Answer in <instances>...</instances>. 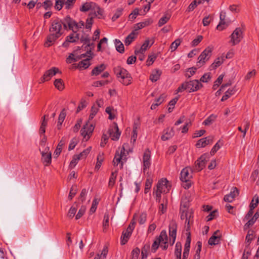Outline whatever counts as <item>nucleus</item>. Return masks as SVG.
<instances>
[{"label":"nucleus","instance_id":"nucleus-50","mask_svg":"<svg viewBox=\"0 0 259 259\" xmlns=\"http://www.w3.org/2000/svg\"><path fill=\"white\" fill-rule=\"evenodd\" d=\"M88 194V190L84 188L82 189L79 196L78 197V201L81 202H83L85 200L86 196Z\"/></svg>","mask_w":259,"mask_h":259},{"label":"nucleus","instance_id":"nucleus-37","mask_svg":"<svg viewBox=\"0 0 259 259\" xmlns=\"http://www.w3.org/2000/svg\"><path fill=\"white\" fill-rule=\"evenodd\" d=\"M156 240H157L160 243L167 242L168 237L166 231L162 230L161 232L160 235L156 239Z\"/></svg>","mask_w":259,"mask_h":259},{"label":"nucleus","instance_id":"nucleus-28","mask_svg":"<svg viewBox=\"0 0 259 259\" xmlns=\"http://www.w3.org/2000/svg\"><path fill=\"white\" fill-rule=\"evenodd\" d=\"M191 217H193L192 211H182L181 214V219L182 220L185 219V224L186 225H190Z\"/></svg>","mask_w":259,"mask_h":259},{"label":"nucleus","instance_id":"nucleus-55","mask_svg":"<svg viewBox=\"0 0 259 259\" xmlns=\"http://www.w3.org/2000/svg\"><path fill=\"white\" fill-rule=\"evenodd\" d=\"M95 18L93 16L89 15V18L86 20L85 28L87 29H91L93 23V19Z\"/></svg>","mask_w":259,"mask_h":259},{"label":"nucleus","instance_id":"nucleus-32","mask_svg":"<svg viewBox=\"0 0 259 259\" xmlns=\"http://www.w3.org/2000/svg\"><path fill=\"white\" fill-rule=\"evenodd\" d=\"M175 255L176 259H181L182 255V244L181 242H177L175 245Z\"/></svg>","mask_w":259,"mask_h":259},{"label":"nucleus","instance_id":"nucleus-22","mask_svg":"<svg viewBox=\"0 0 259 259\" xmlns=\"http://www.w3.org/2000/svg\"><path fill=\"white\" fill-rule=\"evenodd\" d=\"M190 197L186 195H183L181 198L180 210H187L188 209L190 206Z\"/></svg>","mask_w":259,"mask_h":259},{"label":"nucleus","instance_id":"nucleus-7","mask_svg":"<svg viewBox=\"0 0 259 259\" xmlns=\"http://www.w3.org/2000/svg\"><path fill=\"white\" fill-rule=\"evenodd\" d=\"M186 84L187 91L189 93L196 92L203 87L200 81L197 79L187 81Z\"/></svg>","mask_w":259,"mask_h":259},{"label":"nucleus","instance_id":"nucleus-38","mask_svg":"<svg viewBox=\"0 0 259 259\" xmlns=\"http://www.w3.org/2000/svg\"><path fill=\"white\" fill-rule=\"evenodd\" d=\"M79 39V34L73 32L66 38V39L69 42H74Z\"/></svg>","mask_w":259,"mask_h":259},{"label":"nucleus","instance_id":"nucleus-59","mask_svg":"<svg viewBox=\"0 0 259 259\" xmlns=\"http://www.w3.org/2000/svg\"><path fill=\"white\" fill-rule=\"evenodd\" d=\"M213 17L212 16H210V15L205 17L202 21L203 25L204 26H208L210 22L212 20Z\"/></svg>","mask_w":259,"mask_h":259},{"label":"nucleus","instance_id":"nucleus-27","mask_svg":"<svg viewBox=\"0 0 259 259\" xmlns=\"http://www.w3.org/2000/svg\"><path fill=\"white\" fill-rule=\"evenodd\" d=\"M153 22L152 20L150 19H148L144 20L143 22H141L136 24L134 26V30L136 32L139 29H141L147 26H148L152 24Z\"/></svg>","mask_w":259,"mask_h":259},{"label":"nucleus","instance_id":"nucleus-6","mask_svg":"<svg viewBox=\"0 0 259 259\" xmlns=\"http://www.w3.org/2000/svg\"><path fill=\"white\" fill-rule=\"evenodd\" d=\"M254 211H248V213L246 214L243 221H248L247 222L244 226V230H247L252 226L256 220L259 217V211H256V213L253 214Z\"/></svg>","mask_w":259,"mask_h":259},{"label":"nucleus","instance_id":"nucleus-29","mask_svg":"<svg viewBox=\"0 0 259 259\" xmlns=\"http://www.w3.org/2000/svg\"><path fill=\"white\" fill-rule=\"evenodd\" d=\"M106 68L104 64H101L96 66L92 71V75H98Z\"/></svg>","mask_w":259,"mask_h":259},{"label":"nucleus","instance_id":"nucleus-64","mask_svg":"<svg viewBox=\"0 0 259 259\" xmlns=\"http://www.w3.org/2000/svg\"><path fill=\"white\" fill-rule=\"evenodd\" d=\"M99 201V199L95 198L92 202V204L90 210H96Z\"/></svg>","mask_w":259,"mask_h":259},{"label":"nucleus","instance_id":"nucleus-53","mask_svg":"<svg viewBox=\"0 0 259 259\" xmlns=\"http://www.w3.org/2000/svg\"><path fill=\"white\" fill-rule=\"evenodd\" d=\"M113 111L114 109L112 107L109 106L106 108L105 111L108 114H109L108 118L110 120L114 119L115 117V114L113 113Z\"/></svg>","mask_w":259,"mask_h":259},{"label":"nucleus","instance_id":"nucleus-3","mask_svg":"<svg viewBox=\"0 0 259 259\" xmlns=\"http://www.w3.org/2000/svg\"><path fill=\"white\" fill-rule=\"evenodd\" d=\"M117 77L120 78L119 81L124 85H128L132 83V77L128 71L124 68L117 66L114 69Z\"/></svg>","mask_w":259,"mask_h":259},{"label":"nucleus","instance_id":"nucleus-26","mask_svg":"<svg viewBox=\"0 0 259 259\" xmlns=\"http://www.w3.org/2000/svg\"><path fill=\"white\" fill-rule=\"evenodd\" d=\"M125 154V149L123 147L121 150L120 153L117 152L115 154L114 158L113 160V163L114 165H117L120 162L123 156Z\"/></svg>","mask_w":259,"mask_h":259},{"label":"nucleus","instance_id":"nucleus-25","mask_svg":"<svg viewBox=\"0 0 259 259\" xmlns=\"http://www.w3.org/2000/svg\"><path fill=\"white\" fill-rule=\"evenodd\" d=\"M174 131L172 128H167L164 130L163 132V135L161 136V140L163 141H166L171 138H172L174 135Z\"/></svg>","mask_w":259,"mask_h":259},{"label":"nucleus","instance_id":"nucleus-11","mask_svg":"<svg viewBox=\"0 0 259 259\" xmlns=\"http://www.w3.org/2000/svg\"><path fill=\"white\" fill-rule=\"evenodd\" d=\"M59 72V69L56 67H52L47 70L40 78L41 82L50 80L53 76L55 75L56 73Z\"/></svg>","mask_w":259,"mask_h":259},{"label":"nucleus","instance_id":"nucleus-41","mask_svg":"<svg viewBox=\"0 0 259 259\" xmlns=\"http://www.w3.org/2000/svg\"><path fill=\"white\" fill-rule=\"evenodd\" d=\"M54 84L55 87L59 91H62L64 88L63 81L61 79H56L55 80Z\"/></svg>","mask_w":259,"mask_h":259},{"label":"nucleus","instance_id":"nucleus-19","mask_svg":"<svg viewBox=\"0 0 259 259\" xmlns=\"http://www.w3.org/2000/svg\"><path fill=\"white\" fill-rule=\"evenodd\" d=\"M177 225L175 222H171L169 225V236L172 238V244H174L177 236Z\"/></svg>","mask_w":259,"mask_h":259},{"label":"nucleus","instance_id":"nucleus-9","mask_svg":"<svg viewBox=\"0 0 259 259\" xmlns=\"http://www.w3.org/2000/svg\"><path fill=\"white\" fill-rule=\"evenodd\" d=\"M143 172H146L149 169L151 162V152L149 149H147L143 156Z\"/></svg>","mask_w":259,"mask_h":259},{"label":"nucleus","instance_id":"nucleus-33","mask_svg":"<svg viewBox=\"0 0 259 259\" xmlns=\"http://www.w3.org/2000/svg\"><path fill=\"white\" fill-rule=\"evenodd\" d=\"M91 58L92 57H89V58L84 59L79 62L78 64V68L79 69H87L91 65L90 60H91Z\"/></svg>","mask_w":259,"mask_h":259},{"label":"nucleus","instance_id":"nucleus-58","mask_svg":"<svg viewBox=\"0 0 259 259\" xmlns=\"http://www.w3.org/2000/svg\"><path fill=\"white\" fill-rule=\"evenodd\" d=\"M103 161V155L99 154L97 157V161L95 166V169L98 170L101 166L102 163Z\"/></svg>","mask_w":259,"mask_h":259},{"label":"nucleus","instance_id":"nucleus-23","mask_svg":"<svg viewBox=\"0 0 259 259\" xmlns=\"http://www.w3.org/2000/svg\"><path fill=\"white\" fill-rule=\"evenodd\" d=\"M154 42V38H152L151 40L148 39H146L139 50H135V54L137 55L139 53H143L148 47H151Z\"/></svg>","mask_w":259,"mask_h":259},{"label":"nucleus","instance_id":"nucleus-14","mask_svg":"<svg viewBox=\"0 0 259 259\" xmlns=\"http://www.w3.org/2000/svg\"><path fill=\"white\" fill-rule=\"evenodd\" d=\"M65 24L64 26L67 29V25H68L69 29L72 30L73 32L76 33L79 30L77 27V22L73 20L70 17L67 16L64 18Z\"/></svg>","mask_w":259,"mask_h":259},{"label":"nucleus","instance_id":"nucleus-12","mask_svg":"<svg viewBox=\"0 0 259 259\" xmlns=\"http://www.w3.org/2000/svg\"><path fill=\"white\" fill-rule=\"evenodd\" d=\"M41 161L45 166H48L51 163V153L49 151V147H47L45 150L41 152Z\"/></svg>","mask_w":259,"mask_h":259},{"label":"nucleus","instance_id":"nucleus-43","mask_svg":"<svg viewBox=\"0 0 259 259\" xmlns=\"http://www.w3.org/2000/svg\"><path fill=\"white\" fill-rule=\"evenodd\" d=\"M235 93V90L234 89H229L227 91L225 95L222 97L221 99L222 101H225L229 98L232 95H234Z\"/></svg>","mask_w":259,"mask_h":259},{"label":"nucleus","instance_id":"nucleus-56","mask_svg":"<svg viewBox=\"0 0 259 259\" xmlns=\"http://www.w3.org/2000/svg\"><path fill=\"white\" fill-rule=\"evenodd\" d=\"M76 0H63V3L65 8L69 9L75 3Z\"/></svg>","mask_w":259,"mask_h":259},{"label":"nucleus","instance_id":"nucleus-39","mask_svg":"<svg viewBox=\"0 0 259 259\" xmlns=\"http://www.w3.org/2000/svg\"><path fill=\"white\" fill-rule=\"evenodd\" d=\"M65 144V140L62 139L59 142L58 146L54 152V155L56 157H58L62 151V147Z\"/></svg>","mask_w":259,"mask_h":259},{"label":"nucleus","instance_id":"nucleus-24","mask_svg":"<svg viewBox=\"0 0 259 259\" xmlns=\"http://www.w3.org/2000/svg\"><path fill=\"white\" fill-rule=\"evenodd\" d=\"M190 169L186 167L183 169L181 172V180L182 181H187L188 180H190L192 178V176Z\"/></svg>","mask_w":259,"mask_h":259},{"label":"nucleus","instance_id":"nucleus-17","mask_svg":"<svg viewBox=\"0 0 259 259\" xmlns=\"http://www.w3.org/2000/svg\"><path fill=\"white\" fill-rule=\"evenodd\" d=\"M213 139V137L212 136H208L202 138L198 141L196 144V146L198 148L204 147L206 145L212 143Z\"/></svg>","mask_w":259,"mask_h":259},{"label":"nucleus","instance_id":"nucleus-46","mask_svg":"<svg viewBox=\"0 0 259 259\" xmlns=\"http://www.w3.org/2000/svg\"><path fill=\"white\" fill-rule=\"evenodd\" d=\"M109 215L108 213H105L104 217V220L103 221V231H105L109 227Z\"/></svg>","mask_w":259,"mask_h":259},{"label":"nucleus","instance_id":"nucleus-63","mask_svg":"<svg viewBox=\"0 0 259 259\" xmlns=\"http://www.w3.org/2000/svg\"><path fill=\"white\" fill-rule=\"evenodd\" d=\"M169 17H167L166 16H163L158 21V26H162L164 24H165L169 20Z\"/></svg>","mask_w":259,"mask_h":259},{"label":"nucleus","instance_id":"nucleus-21","mask_svg":"<svg viewBox=\"0 0 259 259\" xmlns=\"http://www.w3.org/2000/svg\"><path fill=\"white\" fill-rule=\"evenodd\" d=\"M104 11L95 3V6L93 7V10L90 12V16H93L94 18L101 19L103 16Z\"/></svg>","mask_w":259,"mask_h":259},{"label":"nucleus","instance_id":"nucleus-31","mask_svg":"<svg viewBox=\"0 0 259 259\" xmlns=\"http://www.w3.org/2000/svg\"><path fill=\"white\" fill-rule=\"evenodd\" d=\"M166 98V95L164 94H161L160 97L155 100V103L152 104L151 106V109L154 110L157 106L160 105L164 102Z\"/></svg>","mask_w":259,"mask_h":259},{"label":"nucleus","instance_id":"nucleus-44","mask_svg":"<svg viewBox=\"0 0 259 259\" xmlns=\"http://www.w3.org/2000/svg\"><path fill=\"white\" fill-rule=\"evenodd\" d=\"M150 248V243L146 244L144 245L142 249V259H145L147 258L148 255V251Z\"/></svg>","mask_w":259,"mask_h":259},{"label":"nucleus","instance_id":"nucleus-18","mask_svg":"<svg viewBox=\"0 0 259 259\" xmlns=\"http://www.w3.org/2000/svg\"><path fill=\"white\" fill-rule=\"evenodd\" d=\"M226 13L224 11L220 13V22L217 27V29L219 30H223L226 28L229 25L228 23L226 21Z\"/></svg>","mask_w":259,"mask_h":259},{"label":"nucleus","instance_id":"nucleus-16","mask_svg":"<svg viewBox=\"0 0 259 259\" xmlns=\"http://www.w3.org/2000/svg\"><path fill=\"white\" fill-rule=\"evenodd\" d=\"M239 195V190L236 187H233L229 194L224 196V200L226 202H231Z\"/></svg>","mask_w":259,"mask_h":259},{"label":"nucleus","instance_id":"nucleus-40","mask_svg":"<svg viewBox=\"0 0 259 259\" xmlns=\"http://www.w3.org/2000/svg\"><path fill=\"white\" fill-rule=\"evenodd\" d=\"M114 44L116 47V49L118 52L123 53L124 52V46L119 39H115L114 40Z\"/></svg>","mask_w":259,"mask_h":259},{"label":"nucleus","instance_id":"nucleus-1","mask_svg":"<svg viewBox=\"0 0 259 259\" xmlns=\"http://www.w3.org/2000/svg\"><path fill=\"white\" fill-rule=\"evenodd\" d=\"M65 24L64 19L63 21L59 19L52 20L49 28L50 34L47 37L46 41L44 43L46 47L52 46L61 36L63 34L66 29L64 26Z\"/></svg>","mask_w":259,"mask_h":259},{"label":"nucleus","instance_id":"nucleus-48","mask_svg":"<svg viewBox=\"0 0 259 259\" xmlns=\"http://www.w3.org/2000/svg\"><path fill=\"white\" fill-rule=\"evenodd\" d=\"M77 187L76 185H73L71 187L68 196V199L69 200H71L73 197H74L77 192Z\"/></svg>","mask_w":259,"mask_h":259},{"label":"nucleus","instance_id":"nucleus-62","mask_svg":"<svg viewBox=\"0 0 259 259\" xmlns=\"http://www.w3.org/2000/svg\"><path fill=\"white\" fill-rule=\"evenodd\" d=\"M122 12V9H121V8L118 9L116 11L115 14H114V15L113 16V17L112 18V21H114L116 19H117L121 15Z\"/></svg>","mask_w":259,"mask_h":259},{"label":"nucleus","instance_id":"nucleus-49","mask_svg":"<svg viewBox=\"0 0 259 259\" xmlns=\"http://www.w3.org/2000/svg\"><path fill=\"white\" fill-rule=\"evenodd\" d=\"M216 117L215 115L211 114L203 121V124L205 125H208L215 120Z\"/></svg>","mask_w":259,"mask_h":259},{"label":"nucleus","instance_id":"nucleus-61","mask_svg":"<svg viewBox=\"0 0 259 259\" xmlns=\"http://www.w3.org/2000/svg\"><path fill=\"white\" fill-rule=\"evenodd\" d=\"M79 160V157H78V156L76 155H74L70 162L69 165L70 167H71V168H73L76 165V164L77 163L78 161Z\"/></svg>","mask_w":259,"mask_h":259},{"label":"nucleus","instance_id":"nucleus-30","mask_svg":"<svg viewBox=\"0 0 259 259\" xmlns=\"http://www.w3.org/2000/svg\"><path fill=\"white\" fill-rule=\"evenodd\" d=\"M94 6H95V3L87 2L84 3L80 8V11L81 12H85L91 10V12H92Z\"/></svg>","mask_w":259,"mask_h":259},{"label":"nucleus","instance_id":"nucleus-35","mask_svg":"<svg viewBox=\"0 0 259 259\" xmlns=\"http://www.w3.org/2000/svg\"><path fill=\"white\" fill-rule=\"evenodd\" d=\"M224 59L223 57H218L213 62L212 64L209 67L210 70H214L217 67L221 66V65L223 63Z\"/></svg>","mask_w":259,"mask_h":259},{"label":"nucleus","instance_id":"nucleus-15","mask_svg":"<svg viewBox=\"0 0 259 259\" xmlns=\"http://www.w3.org/2000/svg\"><path fill=\"white\" fill-rule=\"evenodd\" d=\"M222 233L219 230L214 232L211 237L209 239L208 243L210 245H215L220 243Z\"/></svg>","mask_w":259,"mask_h":259},{"label":"nucleus","instance_id":"nucleus-13","mask_svg":"<svg viewBox=\"0 0 259 259\" xmlns=\"http://www.w3.org/2000/svg\"><path fill=\"white\" fill-rule=\"evenodd\" d=\"M108 133L112 140H118L120 136V132L117 123H114L113 125L110 126L108 130Z\"/></svg>","mask_w":259,"mask_h":259},{"label":"nucleus","instance_id":"nucleus-36","mask_svg":"<svg viewBox=\"0 0 259 259\" xmlns=\"http://www.w3.org/2000/svg\"><path fill=\"white\" fill-rule=\"evenodd\" d=\"M86 56L85 54H82L81 55L80 57H79L78 56H77L76 57H74V54H71L66 59V62L67 63H71L73 62H76L80 58H84Z\"/></svg>","mask_w":259,"mask_h":259},{"label":"nucleus","instance_id":"nucleus-34","mask_svg":"<svg viewBox=\"0 0 259 259\" xmlns=\"http://www.w3.org/2000/svg\"><path fill=\"white\" fill-rule=\"evenodd\" d=\"M138 33L135 30L133 31L125 38L124 44L126 46L130 45L136 38Z\"/></svg>","mask_w":259,"mask_h":259},{"label":"nucleus","instance_id":"nucleus-60","mask_svg":"<svg viewBox=\"0 0 259 259\" xmlns=\"http://www.w3.org/2000/svg\"><path fill=\"white\" fill-rule=\"evenodd\" d=\"M181 44V40L179 39H177L176 40H175L174 42H172L170 45V48L171 49V51H175L178 46Z\"/></svg>","mask_w":259,"mask_h":259},{"label":"nucleus","instance_id":"nucleus-8","mask_svg":"<svg viewBox=\"0 0 259 259\" xmlns=\"http://www.w3.org/2000/svg\"><path fill=\"white\" fill-rule=\"evenodd\" d=\"M231 42L233 46L239 44L242 38V31L240 28L238 27L235 29L230 36Z\"/></svg>","mask_w":259,"mask_h":259},{"label":"nucleus","instance_id":"nucleus-47","mask_svg":"<svg viewBox=\"0 0 259 259\" xmlns=\"http://www.w3.org/2000/svg\"><path fill=\"white\" fill-rule=\"evenodd\" d=\"M258 203V197L256 195H255L252 199V201L250 204L249 207H250V210H252L253 209H254L257 204Z\"/></svg>","mask_w":259,"mask_h":259},{"label":"nucleus","instance_id":"nucleus-42","mask_svg":"<svg viewBox=\"0 0 259 259\" xmlns=\"http://www.w3.org/2000/svg\"><path fill=\"white\" fill-rule=\"evenodd\" d=\"M161 75V72L158 70H156L152 72V73L150 76V79L152 82H155L158 79H159L160 76Z\"/></svg>","mask_w":259,"mask_h":259},{"label":"nucleus","instance_id":"nucleus-54","mask_svg":"<svg viewBox=\"0 0 259 259\" xmlns=\"http://www.w3.org/2000/svg\"><path fill=\"white\" fill-rule=\"evenodd\" d=\"M196 70L197 68L196 67H191L188 68L185 74L186 77L190 78L195 73Z\"/></svg>","mask_w":259,"mask_h":259},{"label":"nucleus","instance_id":"nucleus-5","mask_svg":"<svg viewBox=\"0 0 259 259\" xmlns=\"http://www.w3.org/2000/svg\"><path fill=\"white\" fill-rule=\"evenodd\" d=\"M212 50V47H208L201 53L198 58V61L196 64V66L198 67H200L208 60L211 56Z\"/></svg>","mask_w":259,"mask_h":259},{"label":"nucleus","instance_id":"nucleus-52","mask_svg":"<svg viewBox=\"0 0 259 259\" xmlns=\"http://www.w3.org/2000/svg\"><path fill=\"white\" fill-rule=\"evenodd\" d=\"M117 171L115 170L114 172H112L111 174V176L109 179V187H113L115 183V181L117 176Z\"/></svg>","mask_w":259,"mask_h":259},{"label":"nucleus","instance_id":"nucleus-4","mask_svg":"<svg viewBox=\"0 0 259 259\" xmlns=\"http://www.w3.org/2000/svg\"><path fill=\"white\" fill-rule=\"evenodd\" d=\"M170 185L168 184V181L166 179H161L157 184V189L155 192L156 200L160 202L161 193H167L170 189Z\"/></svg>","mask_w":259,"mask_h":259},{"label":"nucleus","instance_id":"nucleus-51","mask_svg":"<svg viewBox=\"0 0 259 259\" xmlns=\"http://www.w3.org/2000/svg\"><path fill=\"white\" fill-rule=\"evenodd\" d=\"M224 75L223 74L220 75L217 79L214 81V84L213 85L212 89L215 90H216L219 86L221 84Z\"/></svg>","mask_w":259,"mask_h":259},{"label":"nucleus","instance_id":"nucleus-10","mask_svg":"<svg viewBox=\"0 0 259 259\" xmlns=\"http://www.w3.org/2000/svg\"><path fill=\"white\" fill-rule=\"evenodd\" d=\"M209 158L208 155L204 154L200 156V157L195 162L194 169L198 171H201L205 167L206 162Z\"/></svg>","mask_w":259,"mask_h":259},{"label":"nucleus","instance_id":"nucleus-45","mask_svg":"<svg viewBox=\"0 0 259 259\" xmlns=\"http://www.w3.org/2000/svg\"><path fill=\"white\" fill-rule=\"evenodd\" d=\"M92 149V147H89L86 149L84 150L82 152L80 153L79 154H77L76 155L78 157H79V159H82L85 158L87 155L89 154L91 150Z\"/></svg>","mask_w":259,"mask_h":259},{"label":"nucleus","instance_id":"nucleus-2","mask_svg":"<svg viewBox=\"0 0 259 259\" xmlns=\"http://www.w3.org/2000/svg\"><path fill=\"white\" fill-rule=\"evenodd\" d=\"M98 110L99 108L95 105L92 107L91 114L89 118V121L85 125H84L83 127L80 131L81 136L83 137V139H85L86 141L89 139L94 129V127L90 123L89 121L94 118L95 116L98 113Z\"/></svg>","mask_w":259,"mask_h":259},{"label":"nucleus","instance_id":"nucleus-20","mask_svg":"<svg viewBox=\"0 0 259 259\" xmlns=\"http://www.w3.org/2000/svg\"><path fill=\"white\" fill-rule=\"evenodd\" d=\"M133 228L130 225L127 228L126 230L122 232L121 237V244L122 245L125 244L128 241L130 237L131 236Z\"/></svg>","mask_w":259,"mask_h":259},{"label":"nucleus","instance_id":"nucleus-57","mask_svg":"<svg viewBox=\"0 0 259 259\" xmlns=\"http://www.w3.org/2000/svg\"><path fill=\"white\" fill-rule=\"evenodd\" d=\"M140 252V250L138 247L134 248L131 253V259H138Z\"/></svg>","mask_w":259,"mask_h":259}]
</instances>
